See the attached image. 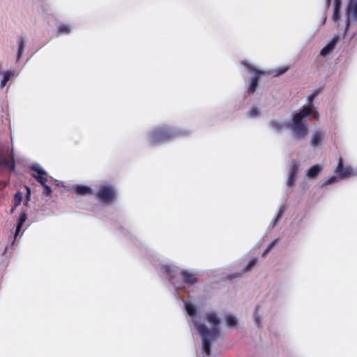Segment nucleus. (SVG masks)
<instances>
[{"label":"nucleus","instance_id":"obj_5","mask_svg":"<svg viewBox=\"0 0 357 357\" xmlns=\"http://www.w3.org/2000/svg\"><path fill=\"white\" fill-rule=\"evenodd\" d=\"M347 25L357 16V0H350L346 10Z\"/></svg>","mask_w":357,"mask_h":357},{"label":"nucleus","instance_id":"obj_30","mask_svg":"<svg viewBox=\"0 0 357 357\" xmlns=\"http://www.w3.org/2000/svg\"><path fill=\"white\" fill-rule=\"evenodd\" d=\"M26 190L27 191V194L29 195L31 192L30 188L29 187H26Z\"/></svg>","mask_w":357,"mask_h":357},{"label":"nucleus","instance_id":"obj_24","mask_svg":"<svg viewBox=\"0 0 357 357\" xmlns=\"http://www.w3.org/2000/svg\"><path fill=\"white\" fill-rule=\"evenodd\" d=\"M256 261H257V259H253L252 260H251L248 264L246 266V270L245 271H250L252 269V268L253 267V266L256 264Z\"/></svg>","mask_w":357,"mask_h":357},{"label":"nucleus","instance_id":"obj_15","mask_svg":"<svg viewBox=\"0 0 357 357\" xmlns=\"http://www.w3.org/2000/svg\"><path fill=\"white\" fill-rule=\"evenodd\" d=\"M14 76V72L13 71H6L3 73V77L1 83V87L3 88L7 82Z\"/></svg>","mask_w":357,"mask_h":357},{"label":"nucleus","instance_id":"obj_20","mask_svg":"<svg viewBox=\"0 0 357 357\" xmlns=\"http://www.w3.org/2000/svg\"><path fill=\"white\" fill-rule=\"evenodd\" d=\"M58 30L60 33H68L70 31V28L66 24H60L58 26Z\"/></svg>","mask_w":357,"mask_h":357},{"label":"nucleus","instance_id":"obj_3","mask_svg":"<svg viewBox=\"0 0 357 357\" xmlns=\"http://www.w3.org/2000/svg\"><path fill=\"white\" fill-rule=\"evenodd\" d=\"M243 65L245 67V68L248 70V71L255 75L254 77H252L250 81V86L248 88L249 92H253L256 87L257 84V79L258 78L263 75V72L260 70L259 68H257L256 66H253L252 64L248 63V61H245L243 63Z\"/></svg>","mask_w":357,"mask_h":357},{"label":"nucleus","instance_id":"obj_22","mask_svg":"<svg viewBox=\"0 0 357 357\" xmlns=\"http://www.w3.org/2000/svg\"><path fill=\"white\" fill-rule=\"evenodd\" d=\"M22 199V195L20 192H17L15 195V206H17L20 204Z\"/></svg>","mask_w":357,"mask_h":357},{"label":"nucleus","instance_id":"obj_11","mask_svg":"<svg viewBox=\"0 0 357 357\" xmlns=\"http://www.w3.org/2000/svg\"><path fill=\"white\" fill-rule=\"evenodd\" d=\"M33 169L38 174V176H34L38 181L43 185H45L46 178L43 176L46 174V172L39 165H36L33 167Z\"/></svg>","mask_w":357,"mask_h":357},{"label":"nucleus","instance_id":"obj_10","mask_svg":"<svg viewBox=\"0 0 357 357\" xmlns=\"http://www.w3.org/2000/svg\"><path fill=\"white\" fill-rule=\"evenodd\" d=\"M337 42V39L333 38L331 41H330L321 50L320 52V54L321 56H326L327 54H330L333 50L334 49L335 46L336 45Z\"/></svg>","mask_w":357,"mask_h":357},{"label":"nucleus","instance_id":"obj_18","mask_svg":"<svg viewBox=\"0 0 357 357\" xmlns=\"http://www.w3.org/2000/svg\"><path fill=\"white\" fill-rule=\"evenodd\" d=\"M321 135L319 132L314 133L312 137V145L313 146H318L321 142Z\"/></svg>","mask_w":357,"mask_h":357},{"label":"nucleus","instance_id":"obj_17","mask_svg":"<svg viewBox=\"0 0 357 357\" xmlns=\"http://www.w3.org/2000/svg\"><path fill=\"white\" fill-rule=\"evenodd\" d=\"M185 309L190 317H193L195 315L196 308L192 303H185Z\"/></svg>","mask_w":357,"mask_h":357},{"label":"nucleus","instance_id":"obj_19","mask_svg":"<svg viewBox=\"0 0 357 357\" xmlns=\"http://www.w3.org/2000/svg\"><path fill=\"white\" fill-rule=\"evenodd\" d=\"M166 132L164 130L158 131L155 132L153 137L154 141H159L165 138Z\"/></svg>","mask_w":357,"mask_h":357},{"label":"nucleus","instance_id":"obj_14","mask_svg":"<svg viewBox=\"0 0 357 357\" xmlns=\"http://www.w3.org/2000/svg\"><path fill=\"white\" fill-rule=\"evenodd\" d=\"M342 0H334V13L333 15V20L337 21L339 17V9Z\"/></svg>","mask_w":357,"mask_h":357},{"label":"nucleus","instance_id":"obj_21","mask_svg":"<svg viewBox=\"0 0 357 357\" xmlns=\"http://www.w3.org/2000/svg\"><path fill=\"white\" fill-rule=\"evenodd\" d=\"M183 276L184 280L188 283H192L194 282V278L192 275L187 272H183Z\"/></svg>","mask_w":357,"mask_h":357},{"label":"nucleus","instance_id":"obj_23","mask_svg":"<svg viewBox=\"0 0 357 357\" xmlns=\"http://www.w3.org/2000/svg\"><path fill=\"white\" fill-rule=\"evenodd\" d=\"M23 50H24V43L22 41H20V45H19L18 53H17V59H18L22 56V53H23Z\"/></svg>","mask_w":357,"mask_h":357},{"label":"nucleus","instance_id":"obj_1","mask_svg":"<svg viewBox=\"0 0 357 357\" xmlns=\"http://www.w3.org/2000/svg\"><path fill=\"white\" fill-rule=\"evenodd\" d=\"M195 326L199 335L203 337V353L205 356L218 355L211 351L208 341L215 338L219 333V320L214 313L207 314L204 323L197 320L195 321Z\"/></svg>","mask_w":357,"mask_h":357},{"label":"nucleus","instance_id":"obj_2","mask_svg":"<svg viewBox=\"0 0 357 357\" xmlns=\"http://www.w3.org/2000/svg\"><path fill=\"white\" fill-rule=\"evenodd\" d=\"M317 116V111L313 106L304 107L300 112L294 114L289 123V126L294 135L299 138L305 137L307 134V127L302 123V121L307 119L310 117L316 118Z\"/></svg>","mask_w":357,"mask_h":357},{"label":"nucleus","instance_id":"obj_4","mask_svg":"<svg viewBox=\"0 0 357 357\" xmlns=\"http://www.w3.org/2000/svg\"><path fill=\"white\" fill-rule=\"evenodd\" d=\"M97 197L103 202H110L115 197V192L111 186H102L97 193Z\"/></svg>","mask_w":357,"mask_h":357},{"label":"nucleus","instance_id":"obj_7","mask_svg":"<svg viewBox=\"0 0 357 357\" xmlns=\"http://www.w3.org/2000/svg\"><path fill=\"white\" fill-rule=\"evenodd\" d=\"M337 172L339 174L341 178L348 177L349 176L354 174L353 169L351 167H343L342 158L339 160L338 166L337 167Z\"/></svg>","mask_w":357,"mask_h":357},{"label":"nucleus","instance_id":"obj_25","mask_svg":"<svg viewBox=\"0 0 357 357\" xmlns=\"http://www.w3.org/2000/svg\"><path fill=\"white\" fill-rule=\"evenodd\" d=\"M44 187V193L47 195H50L51 193V188L47 185H45Z\"/></svg>","mask_w":357,"mask_h":357},{"label":"nucleus","instance_id":"obj_9","mask_svg":"<svg viewBox=\"0 0 357 357\" xmlns=\"http://www.w3.org/2000/svg\"><path fill=\"white\" fill-rule=\"evenodd\" d=\"M0 165L4 166L10 169H14V162L13 156H1L0 158Z\"/></svg>","mask_w":357,"mask_h":357},{"label":"nucleus","instance_id":"obj_26","mask_svg":"<svg viewBox=\"0 0 357 357\" xmlns=\"http://www.w3.org/2000/svg\"><path fill=\"white\" fill-rule=\"evenodd\" d=\"M288 68L287 67H282L281 68L279 69V72L276 73V75H281L284 73H285L287 70Z\"/></svg>","mask_w":357,"mask_h":357},{"label":"nucleus","instance_id":"obj_16","mask_svg":"<svg viewBox=\"0 0 357 357\" xmlns=\"http://www.w3.org/2000/svg\"><path fill=\"white\" fill-rule=\"evenodd\" d=\"M26 215L25 213H22L19 220H18V223H17V229H16V233H15V236H16L18 234V232L20 231L21 229V227H22V225L23 223L26 221Z\"/></svg>","mask_w":357,"mask_h":357},{"label":"nucleus","instance_id":"obj_29","mask_svg":"<svg viewBox=\"0 0 357 357\" xmlns=\"http://www.w3.org/2000/svg\"><path fill=\"white\" fill-rule=\"evenodd\" d=\"M255 321L257 324H260V319H259V316H255Z\"/></svg>","mask_w":357,"mask_h":357},{"label":"nucleus","instance_id":"obj_8","mask_svg":"<svg viewBox=\"0 0 357 357\" xmlns=\"http://www.w3.org/2000/svg\"><path fill=\"white\" fill-rule=\"evenodd\" d=\"M322 169L319 165H315L306 171V177L310 179L315 178Z\"/></svg>","mask_w":357,"mask_h":357},{"label":"nucleus","instance_id":"obj_6","mask_svg":"<svg viewBox=\"0 0 357 357\" xmlns=\"http://www.w3.org/2000/svg\"><path fill=\"white\" fill-rule=\"evenodd\" d=\"M300 167V163L296 161H293L291 165V168L289 172V177L287 181L288 187H291L295 180V176L297 174Z\"/></svg>","mask_w":357,"mask_h":357},{"label":"nucleus","instance_id":"obj_13","mask_svg":"<svg viewBox=\"0 0 357 357\" xmlns=\"http://www.w3.org/2000/svg\"><path fill=\"white\" fill-rule=\"evenodd\" d=\"M91 192L92 190L86 186L79 185L75 188V192L78 195H89L91 194Z\"/></svg>","mask_w":357,"mask_h":357},{"label":"nucleus","instance_id":"obj_12","mask_svg":"<svg viewBox=\"0 0 357 357\" xmlns=\"http://www.w3.org/2000/svg\"><path fill=\"white\" fill-rule=\"evenodd\" d=\"M225 323L228 328H236L238 326V319L233 314H227L225 317Z\"/></svg>","mask_w":357,"mask_h":357},{"label":"nucleus","instance_id":"obj_28","mask_svg":"<svg viewBox=\"0 0 357 357\" xmlns=\"http://www.w3.org/2000/svg\"><path fill=\"white\" fill-rule=\"evenodd\" d=\"M257 113H258V110L255 108V109H251L250 111L249 114H250V116H253L257 115Z\"/></svg>","mask_w":357,"mask_h":357},{"label":"nucleus","instance_id":"obj_27","mask_svg":"<svg viewBox=\"0 0 357 357\" xmlns=\"http://www.w3.org/2000/svg\"><path fill=\"white\" fill-rule=\"evenodd\" d=\"M335 180H336L335 176H331L327 180V181L325 182V184H329V183H333L334 181H335Z\"/></svg>","mask_w":357,"mask_h":357},{"label":"nucleus","instance_id":"obj_32","mask_svg":"<svg viewBox=\"0 0 357 357\" xmlns=\"http://www.w3.org/2000/svg\"><path fill=\"white\" fill-rule=\"evenodd\" d=\"M331 2V0H326L327 5L328 6Z\"/></svg>","mask_w":357,"mask_h":357},{"label":"nucleus","instance_id":"obj_31","mask_svg":"<svg viewBox=\"0 0 357 357\" xmlns=\"http://www.w3.org/2000/svg\"><path fill=\"white\" fill-rule=\"evenodd\" d=\"M271 248H272V245H270V247L265 252V254H266L271 249Z\"/></svg>","mask_w":357,"mask_h":357}]
</instances>
